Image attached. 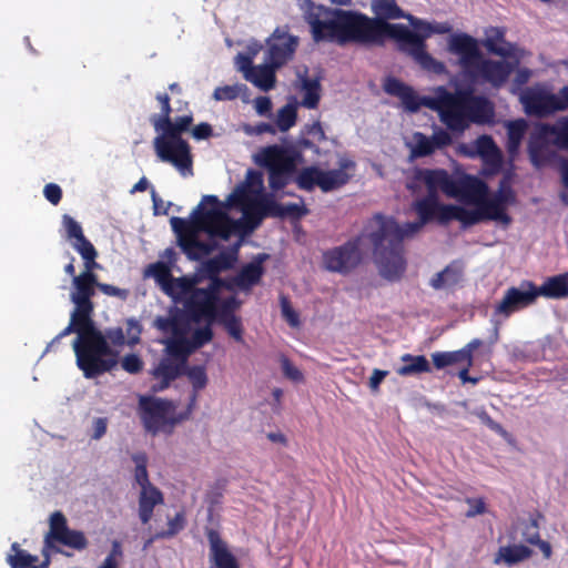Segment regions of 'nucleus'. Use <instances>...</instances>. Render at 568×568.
<instances>
[{"mask_svg": "<svg viewBox=\"0 0 568 568\" xmlns=\"http://www.w3.org/2000/svg\"><path fill=\"white\" fill-rule=\"evenodd\" d=\"M268 171V185L273 191L283 190L290 182V176L295 171L285 170H267Z\"/></svg>", "mask_w": 568, "mask_h": 568, "instance_id": "13d9d810", "label": "nucleus"}, {"mask_svg": "<svg viewBox=\"0 0 568 568\" xmlns=\"http://www.w3.org/2000/svg\"><path fill=\"white\" fill-rule=\"evenodd\" d=\"M448 51L459 57L465 78L474 84H489L498 90L515 70V64L509 61L484 58L477 40L467 33L450 36Z\"/></svg>", "mask_w": 568, "mask_h": 568, "instance_id": "423d86ee", "label": "nucleus"}, {"mask_svg": "<svg viewBox=\"0 0 568 568\" xmlns=\"http://www.w3.org/2000/svg\"><path fill=\"white\" fill-rule=\"evenodd\" d=\"M415 146L413 149V154L417 158H423L430 155L435 152V148L432 141V138L426 136L425 134L417 132L415 133Z\"/></svg>", "mask_w": 568, "mask_h": 568, "instance_id": "4d7b16f0", "label": "nucleus"}, {"mask_svg": "<svg viewBox=\"0 0 568 568\" xmlns=\"http://www.w3.org/2000/svg\"><path fill=\"white\" fill-rule=\"evenodd\" d=\"M222 287H215L209 284L206 288H194L184 301L187 314L194 320H213L217 314V304L220 302V291Z\"/></svg>", "mask_w": 568, "mask_h": 568, "instance_id": "f8f14e48", "label": "nucleus"}, {"mask_svg": "<svg viewBox=\"0 0 568 568\" xmlns=\"http://www.w3.org/2000/svg\"><path fill=\"white\" fill-rule=\"evenodd\" d=\"M548 135H545L542 133V125L540 126V132L539 134L537 135H531L529 141H528V153H529V158H530V161L535 164V165H539L541 160H542V153H544V149L546 146V141L545 139L547 138Z\"/></svg>", "mask_w": 568, "mask_h": 568, "instance_id": "09e8293b", "label": "nucleus"}, {"mask_svg": "<svg viewBox=\"0 0 568 568\" xmlns=\"http://www.w3.org/2000/svg\"><path fill=\"white\" fill-rule=\"evenodd\" d=\"M184 373L187 375L193 387V393L187 405V410L191 412L196 403L197 393L207 384V375L203 366H192L187 369L185 368Z\"/></svg>", "mask_w": 568, "mask_h": 568, "instance_id": "f704fd0d", "label": "nucleus"}, {"mask_svg": "<svg viewBox=\"0 0 568 568\" xmlns=\"http://www.w3.org/2000/svg\"><path fill=\"white\" fill-rule=\"evenodd\" d=\"M212 338L213 331L209 325H206L204 327L196 328L189 341L191 343L193 351H195L211 342Z\"/></svg>", "mask_w": 568, "mask_h": 568, "instance_id": "052dcab7", "label": "nucleus"}, {"mask_svg": "<svg viewBox=\"0 0 568 568\" xmlns=\"http://www.w3.org/2000/svg\"><path fill=\"white\" fill-rule=\"evenodd\" d=\"M527 122L524 119L509 121L507 123V150L516 153L521 144L527 130Z\"/></svg>", "mask_w": 568, "mask_h": 568, "instance_id": "c9c22d12", "label": "nucleus"}, {"mask_svg": "<svg viewBox=\"0 0 568 568\" xmlns=\"http://www.w3.org/2000/svg\"><path fill=\"white\" fill-rule=\"evenodd\" d=\"M303 100L301 104L307 109H316L321 99V83L318 79L301 77Z\"/></svg>", "mask_w": 568, "mask_h": 568, "instance_id": "72a5a7b5", "label": "nucleus"}, {"mask_svg": "<svg viewBox=\"0 0 568 568\" xmlns=\"http://www.w3.org/2000/svg\"><path fill=\"white\" fill-rule=\"evenodd\" d=\"M77 252L84 261V271L74 276L70 300L74 304V308H91L94 307L92 297L94 296V284L98 281L94 270L100 267L95 261L98 252L92 243L78 247Z\"/></svg>", "mask_w": 568, "mask_h": 568, "instance_id": "1a4fd4ad", "label": "nucleus"}, {"mask_svg": "<svg viewBox=\"0 0 568 568\" xmlns=\"http://www.w3.org/2000/svg\"><path fill=\"white\" fill-rule=\"evenodd\" d=\"M402 361L405 364L398 367L396 371L400 376H410L430 372V365L424 355L414 356L410 354H405L402 356Z\"/></svg>", "mask_w": 568, "mask_h": 568, "instance_id": "2f4dec72", "label": "nucleus"}, {"mask_svg": "<svg viewBox=\"0 0 568 568\" xmlns=\"http://www.w3.org/2000/svg\"><path fill=\"white\" fill-rule=\"evenodd\" d=\"M169 358H173L175 362L186 367L189 355L194 352L189 338L179 337L169 342L166 346Z\"/></svg>", "mask_w": 568, "mask_h": 568, "instance_id": "4c0bfd02", "label": "nucleus"}, {"mask_svg": "<svg viewBox=\"0 0 568 568\" xmlns=\"http://www.w3.org/2000/svg\"><path fill=\"white\" fill-rule=\"evenodd\" d=\"M423 103L436 111L440 122L456 133L465 132L473 123H489L495 115L493 103L486 97L475 94L471 88L450 92L440 87L434 98L423 99Z\"/></svg>", "mask_w": 568, "mask_h": 568, "instance_id": "39448f33", "label": "nucleus"}, {"mask_svg": "<svg viewBox=\"0 0 568 568\" xmlns=\"http://www.w3.org/2000/svg\"><path fill=\"white\" fill-rule=\"evenodd\" d=\"M62 223L67 232V237L73 240L72 246L77 251L78 247L91 244V242L84 236L82 226L72 216L64 214Z\"/></svg>", "mask_w": 568, "mask_h": 568, "instance_id": "ea45409f", "label": "nucleus"}, {"mask_svg": "<svg viewBox=\"0 0 568 568\" xmlns=\"http://www.w3.org/2000/svg\"><path fill=\"white\" fill-rule=\"evenodd\" d=\"M122 368L130 374H139L142 372L144 363L136 354H128L121 361Z\"/></svg>", "mask_w": 568, "mask_h": 568, "instance_id": "338daca9", "label": "nucleus"}, {"mask_svg": "<svg viewBox=\"0 0 568 568\" xmlns=\"http://www.w3.org/2000/svg\"><path fill=\"white\" fill-rule=\"evenodd\" d=\"M322 170L317 166H307L301 170L295 182L301 190L312 191L315 186H320Z\"/></svg>", "mask_w": 568, "mask_h": 568, "instance_id": "79ce46f5", "label": "nucleus"}, {"mask_svg": "<svg viewBox=\"0 0 568 568\" xmlns=\"http://www.w3.org/2000/svg\"><path fill=\"white\" fill-rule=\"evenodd\" d=\"M542 133L554 136V144L568 150V115L558 119L554 124H542Z\"/></svg>", "mask_w": 568, "mask_h": 568, "instance_id": "473e14b6", "label": "nucleus"}, {"mask_svg": "<svg viewBox=\"0 0 568 568\" xmlns=\"http://www.w3.org/2000/svg\"><path fill=\"white\" fill-rule=\"evenodd\" d=\"M537 300L536 284L531 281H523L519 286L506 290L503 298L496 304L495 315L509 317L515 312L532 305Z\"/></svg>", "mask_w": 568, "mask_h": 568, "instance_id": "ddd939ff", "label": "nucleus"}, {"mask_svg": "<svg viewBox=\"0 0 568 568\" xmlns=\"http://www.w3.org/2000/svg\"><path fill=\"white\" fill-rule=\"evenodd\" d=\"M72 548L74 550H84L88 547V539L80 530L70 529L68 520L61 511H54L49 519V531L44 536L43 547L41 554L44 558L40 568H48L52 554H62L70 556L69 552L63 551L59 546Z\"/></svg>", "mask_w": 568, "mask_h": 568, "instance_id": "6e6552de", "label": "nucleus"}, {"mask_svg": "<svg viewBox=\"0 0 568 568\" xmlns=\"http://www.w3.org/2000/svg\"><path fill=\"white\" fill-rule=\"evenodd\" d=\"M193 222L181 217L171 220L172 227L179 235L180 247L192 261L209 255L215 248L214 243L200 241L197 231H205L211 236L227 241L235 229V223L221 209L215 195H204L193 212Z\"/></svg>", "mask_w": 568, "mask_h": 568, "instance_id": "20e7f679", "label": "nucleus"}, {"mask_svg": "<svg viewBox=\"0 0 568 568\" xmlns=\"http://www.w3.org/2000/svg\"><path fill=\"white\" fill-rule=\"evenodd\" d=\"M98 288L100 292L108 296H114L118 297L121 301H125L129 295L130 291L126 288H120L111 284L101 283L99 280L97 281V284H94V290Z\"/></svg>", "mask_w": 568, "mask_h": 568, "instance_id": "69168bd1", "label": "nucleus"}, {"mask_svg": "<svg viewBox=\"0 0 568 568\" xmlns=\"http://www.w3.org/2000/svg\"><path fill=\"white\" fill-rule=\"evenodd\" d=\"M498 555L508 566H513L530 558L532 550L525 545L505 546L499 548Z\"/></svg>", "mask_w": 568, "mask_h": 568, "instance_id": "a19ab883", "label": "nucleus"}, {"mask_svg": "<svg viewBox=\"0 0 568 568\" xmlns=\"http://www.w3.org/2000/svg\"><path fill=\"white\" fill-rule=\"evenodd\" d=\"M138 414L145 432L158 435L171 434L174 426L189 418L191 412L175 416V406L172 402L154 396H140Z\"/></svg>", "mask_w": 568, "mask_h": 568, "instance_id": "0eeeda50", "label": "nucleus"}, {"mask_svg": "<svg viewBox=\"0 0 568 568\" xmlns=\"http://www.w3.org/2000/svg\"><path fill=\"white\" fill-rule=\"evenodd\" d=\"M488 192L489 187L485 181L475 175L464 174L454 180L450 197L478 205L485 200Z\"/></svg>", "mask_w": 568, "mask_h": 568, "instance_id": "a211bd4d", "label": "nucleus"}, {"mask_svg": "<svg viewBox=\"0 0 568 568\" xmlns=\"http://www.w3.org/2000/svg\"><path fill=\"white\" fill-rule=\"evenodd\" d=\"M155 99L160 103L161 113L151 115L150 121L154 126V130L160 132V130L163 128V124L169 123V119L171 118V99L168 93H158Z\"/></svg>", "mask_w": 568, "mask_h": 568, "instance_id": "c03bdc74", "label": "nucleus"}, {"mask_svg": "<svg viewBox=\"0 0 568 568\" xmlns=\"http://www.w3.org/2000/svg\"><path fill=\"white\" fill-rule=\"evenodd\" d=\"M457 221L462 223L464 229L476 225L481 221H485L484 215L481 213L480 206L476 210H467L463 206L458 209Z\"/></svg>", "mask_w": 568, "mask_h": 568, "instance_id": "5fc2aeb1", "label": "nucleus"}, {"mask_svg": "<svg viewBox=\"0 0 568 568\" xmlns=\"http://www.w3.org/2000/svg\"><path fill=\"white\" fill-rule=\"evenodd\" d=\"M383 88L387 94L400 99L403 105L409 112H416L420 105H424L423 100L419 99L413 88L396 78L388 77Z\"/></svg>", "mask_w": 568, "mask_h": 568, "instance_id": "5701e85b", "label": "nucleus"}, {"mask_svg": "<svg viewBox=\"0 0 568 568\" xmlns=\"http://www.w3.org/2000/svg\"><path fill=\"white\" fill-rule=\"evenodd\" d=\"M186 524L184 511H179L175 516L168 521V529L158 531L152 538L148 540L145 547H148L153 540L158 539H169L178 535L181 530L184 529Z\"/></svg>", "mask_w": 568, "mask_h": 568, "instance_id": "37998d69", "label": "nucleus"}, {"mask_svg": "<svg viewBox=\"0 0 568 568\" xmlns=\"http://www.w3.org/2000/svg\"><path fill=\"white\" fill-rule=\"evenodd\" d=\"M241 302L235 296L226 297L222 301L220 307H217V314L220 320L230 318V316H236L234 311L239 308Z\"/></svg>", "mask_w": 568, "mask_h": 568, "instance_id": "0e129e2a", "label": "nucleus"}, {"mask_svg": "<svg viewBox=\"0 0 568 568\" xmlns=\"http://www.w3.org/2000/svg\"><path fill=\"white\" fill-rule=\"evenodd\" d=\"M483 344L481 339L474 338L458 351L433 353V364L437 369L456 364H467L468 367H471L474 365V352L483 346Z\"/></svg>", "mask_w": 568, "mask_h": 568, "instance_id": "aec40b11", "label": "nucleus"}, {"mask_svg": "<svg viewBox=\"0 0 568 568\" xmlns=\"http://www.w3.org/2000/svg\"><path fill=\"white\" fill-rule=\"evenodd\" d=\"M185 366L175 362L173 358L163 357L153 368L152 375L161 382L160 389L169 387L171 382L184 374Z\"/></svg>", "mask_w": 568, "mask_h": 568, "instance_id": "bb28decb", "label": "nucleus"}, {"mask_svg": "<svg viewBox=\"0 0 568 568\" xmlns=\"http://www.w3.org/2000/svg\"><path fill=\"white\" fill-rule=\"evenodd\" d=\"M240 94V90L236 85H223L217 87L213 92V98L216 101H232L235 100Z\"/></svg>", "mask_w": 568, "mask_h": 568, "instance_id": "774afa93", "label": "nucleus"}, {"mask_svg": "<svg viewBox=\"0 0 568 568\" xmlns=\"http://www.w3.org/2000/svg\"><path fill=\"white\" fill-rule=\"evenodd\" d=\"M478 206H480L485 221H496L505 226L510 225L513 220L507 213V207L491 196L487 195Z\"/></svg>", "mask_w": 568, "mask_h": 568, "instance_id": "c756f323", "label": "nucleus"}, {"mask_svg": "<svg viewBox=\"0 0 568 568\" xmlns=\"http://www.w3.org/2000/svg\"><path fill=\"white\" fill-rule=\"evenodd\" d=\"M94 307L73 308L69 325L48 345L47 351L71 333H75L72 347L79 369L85 378H97L112 371L118 364L116 353L112 349L104 334L95 326L92 318Z\"/></svg>", "mask_w": 568, "mask_h": 568, "instance_id": "7ed1b4c3", "label": "nucleus"}, {"mask_svg": "<svg viewBox=\"0 0 568 568\" xmlns=\"http://www.w3.org/2000/svg\"><path fill=\"white\" fill-rule=\"evenodd\" d=\"M363 236L348 240L343 245L333 247L323 253V264L326 270L348 274L356 268L363 258L361 246Z\"/></svg>", "mask_w": 568, "mask_h": 568, "instance_id": "9b49d317", "label": "nucleus"}, {"mask_svg": "<svg viewBox=\"0 0 568 568\" xmlns=\"http://www.w3.org/2000/svg\"><path fill=\"white\" fill-rule=\"evenodd\" d=\"M202 276L193 274L191 276L171 277V282L164 287L163 292L174 300L184 298L190 295V292L200 284Z\"/></svg>", "mask_w": 568, "mask_h": 568, "instance_id": "c85d7f7f", "label": "nucleus"}, {"mask_svg": "<svg viewBox=\"0 0 568 568\" xmlns=\"http://www.w3.org/2000/svg\"><path fill=\"white\" fill-rule=\"evenodd\" d=\"M439 201L438 195L427 194L413 203L417 221L399 225L394 219L377 215L379 226L367 237L373 245V256L379 274L388 281H398L406 271L404 258L405 237L418 233L426 224L436 220Z\"/></svg>", "mask_w": 568, "mask_h": 568, "instance_id": "f03ea898", "label": "nucleus"}, {"mask_svg": "<svg viewBox=\"0 0 568 568\" xmlns=\"http://www.w3.org/2000/svg\"><path fill=\"white\" fill-rule=\"evenodd\" d=\"M266 60L282 68L294 58L298 47V37L288 32V27L276 28L266 40Z\"/></svg>", "mask_w": 568, "mask_h": 568, "instance_id": "4468645a", "label": "nucleus"}, {"mask_svg": "<svg viewBox=\"0 0 568 568\" xmlns=\"http://www.w3.org/2000/svg\"><path fill=\"white\" fill-rule=\"evenodd\" d=\"M164 497L162 491L155 487H146L141 489L139 496V518L142 524H148L152 516L155 506L163 504Z\"/></svg>", "mask_w": 568, "mask_h": 568, "instance_id": "a878e982", "label": "nucleus"}, {"mask_svg": "<svg viewBox=\"0 0 568 568\" xmlns=\"http://www.w3.org/2000/svg\"><path fill=\"white\" fill-rule=\"evenodd\" d=\"M537 298L545 296L548 298L568 297V272L548 277L541 286L536 285Z\"/></svg>", "mask_w": 568, "mask_h": 568, "instance_id": "cd10ccee", "label": "nucleus"}, {"mask_svg": "<svg viewBox=\"0 0 568 568\" xmlns=\"http://www.w3.org/2000/svg\"><path fill=\"white\" fill-rule=\"evenodd\" d=\"M159 159L175 166L182 175L193 174L191 146L182 136L170 138L162 132L153 141Z\"/></svg>", "mask_w": 568, "mask_h": 568, "instance_id": "9d476101", "label": "nucleus"}, {"mask_svg": "<svg viewBox=\"0 0 568 568\" xmlns=\"http://www.w3.org/2000/svg\"><path fill=\"white\" fill-rule=\"evenodd\" d=\"M298 156L295 150L274 144L262 149L256 162L267 170L295 171Z\"/></svg>", "mask_w": 568, "mask_h": 568, "instance_id": "f3484780", "label": "nucleus"}, {"mask_svg": "<svg viewBox=\"0 0 568 568\" xmlns=\"http://www.w3.org/2000/svg\"><path fill=\"white\" fill-rule=\"evenodd\" d=\"M226 332L237 342L243 341V327L240 317L230 316V318L220 320Z\"/></svg>", "mask_w": 568, "mask_h": 568, "instance_id": "e2e57ef3", "label": "nucleus"}, {"mask_svg": "<svg viewBox=\"0 0 568 568\" xmlns=\"http://www.w3.org/2000/svg\"><path fill=\"white\" fill-rule=\"evenodd\" d=\"M476 144H477V151L483 158H485V159L495 158L498 161L500 160L499 150L491 136L481 135L477 139Z\"/></svg>", "mask_w": 568, "mask_h": 568, "instance_id": "864d4df0", "label": "nucleus"}, {"mask_svg": "<svg viewBox=\"0 0 568 568\" xmlns=\"http://www.w3.org/2000/svg\"><path fill=\"white\" fill-rule=\"evenodd\" d=\"M268 257L267 254H258L252 262L245 264L240 272L229 282L232 288L236 286L242 291H248L257 285L264 275L263 263Z\"/></svg>", "mask_w": 568, "mask_h": 568, "instance_id": "4be33fe9", "label": "nucleus"}, {"mask_svg": "<svg viewBox=\"0 0 568 568\" xmlns=\"http://www.w3.org/2000/svg\"><path fill=\"white\" fill-rule=\"evenodd\" d=\"M251 193L252 191L247 185H240L229 196V202L241 207L247 229L254 231L265 217L257 199H253Z\"/></svg>", "mask_w": 568, "mask_h": 568, "instance_id": "dca6fc26", "label": "nucleus"}, {"mask_svg": "<svg viewBox=\"0 0 568 568\" xmlns=\"http://www.w3.org/2000/svg\"><path fill=\"white\" fill-rule=\"evenodd\" d=\"M192 123H193L192 114H184L181 116H176L174 121H172V119L170 118L169 123H164L163 128L160 130V132L169 134L170 138L182 136V134L184 132L189 131Z\"/></svg>", "mask_w": 568, "mask_h": 568, "instance_id": "a18cd8bd", "label": "nucleus"}, {"mask_svg": "<svg viewBox=\"0 0 568 568\" xmlns=\"http://www.w3.org/2000/svg\"><path fill=\"white\" fill-rule=\"evenodd\" d=\"M273 62L267 61L263 64L255 65L252 72L246 73V80L263 91H270L276 83V70Z\"/></svg>", "mask_w": 568, "mask_h": 568, "instance_id": "393cba45", "label": "nucleus"}, {"mask_svg": "<svg viewBox=\"0 0 568 568\" xmlns=\"http://www.w3.org/2000/svg\"><path fill=\"white\" fill-rule=\"evenodd\" d=\"M373 10L377 16L375 19H381L385 22H387L386 19H408L410 16L405 14L395 0H373Z\"/></svg>", "mask_w": 568, "mask_h": 568, "instance_id": "e433bc0d", "label": "nucleus"}, {"mask_svg": "<svg viewBox=\"0 0 568 568\" xmlns=\"http://www.w3.org/2000/svg\"><path fill=\"white\" fill-rule=\"evenodd\" d=\"M348 164L345 163L341 169L323 171L320 180V189L323 192H331L344 186L349 181V174L344 171Z\"/></svg>", "mask_w": 568, "mask_h": 568, "instance_id": "7c9ffc66", "label": "nucleus"}, {"mask_svg": "<svg viewBox=\"0 0 568 568\" xmlns=\"http://www.w3.org/2000/svg\"><path fill=\"white\" fill-rule=\"evenodd\" d=\"M240 244H235L227 251H222L214 257L203 262L200 275L210 280L215 287L232 290V285L219 276L222 271L231 270L237 261Z\"/></svg>", "mask_w": 568, "mask_h": 568, "instance_id": "2eb2a0df", "label": "nucleus"}, {"mask_svg": "<svg viewBox=\"0 0 568 568\" xmlns=\"http://www.w3.org/2000/svg\"><path fill=\"white\" fill-rule=\"evenodd\" d=\"M418 176L427 186V194L437 195V191L440 190L450 197L455 179L446 170H422Z\"/></svg>", "mask_w": 568, "mask_h": 568, "instance_id": "b1692460", "label": "nucleus"}, {"mask_svg": "<svg viewBox=\"0 0 568 568\" xmlns=\"http://www.w3.org/2000/svg\"><path fill=\"white\" fill-rule=\"evenodd\" d=\"M145 276H151L155 280L158 285L163 291L165 286L171 282V268L164 262H155L150 264L145 270Z\"/></svg>", "mask_w": 568, "mask_h": 568, "instance_id": "49530a36", "label": "nucleus"}, {"mask_svg": "<svg viewBox=\"0 0 568 568\" xmlns=\"http://www.w3.org/2000/svg\"><path fill=\"white\" fill-rule=\"evenodd\" d=\"M303 18L315 43L384 45L387 39H393L425 70L442 73L445 69L443 62L426 51L423 39L405 24L385 22L354 10L325 7L312 0H305Z\"/></svg>", "mask_w": 568, "mask_h": 568, "instance_id": "f257e3e1", "label": "nucleus"}, {"mask_svg": "<svg viewBox=\"0 0 568 568\" xmlns=\"http://www.w3.org/2000/svg\"><path fill=\"white\" fill-rule=\"evenodd\" d=\"M132 460L135 464L134 478L141 489L152 487L148 474V456L145 453H135L132 455Z\"/></svg>", "mask_w": 568, "mask_h": 568, "instance_id": "de8ad7c7", "label": "nucleus"}, {"mask_svg": "<svg viewBox=\"0 0 568 568\" xmlns=\"http://www.w3.org/2000/svg\"><path fill=\"white\" fill-rule=\"evenodd\" d=\"M306 134L312 136V140L302 138L298 141V145L302 149H311L314 146V142L322 143L326 140L325 132L322 128V124L320 121L314 122L311 125L306 126Z\"/></svg>", "mask_w": 568, "mask_h": 568, "instance_id": "3c124183", "label": "nucleus"}, {"mask_svg": "<svg viewBox=\"0 0 568 568\" xmlns=\"http://www.w3.org/2000/svg\"><path fill=\"white\" fill-rule=\"evenodd\" d=\"M206 537L210 545L211 566L209 568H241L217 530L207 529Z\"/></svg>", "mask_w": 568, "mask_h": 568, "instance_id": "412c9836", "label": "nucleus"}, {"mask_svg": "<svg viewBox=\"0 0 568 568\" xmlns=\"http://www.w3.org/2000/svg\"><path fill=\"white\" fill-rule=\"evenodd\" d=\"M458 209L459 205L439 203L436 221L443 225L447 224L449 221L453 220L457 221Z\"/></svg>", "mask_w": 568, "mask_h": 568, "instance_id": "680f3d73", "label": "nucleus"}, {"mask_svg": "<svg viewBox=\"0 0 568 568\" xmlns=\"http://www.w3.org/2000/svg\"><path fill=\"white\" fill-rule=\"evenodd\" d=\"M258 204L263 211L264 217H280L283 219V209L282 204L276 202L271 195L262 194L256 197Z\"/></svg>", "mask_w": 568, "mask_h": 568, "instance_id": "603ef678", "label": "nucleus"}, {"mask_svg": "<svg viewBox=\"0 0 568 568\" xmlns=\"http://www.w3.org/2000/svg\"><path fill=\"white\" fill-rule=\"evenodd\" d=\"M297 119L296 106L286 104L282 106L276 116V125L281 132H285L295 125Z\"/></svg>", "mask_w": 568, "mask_h": 568, "instance_id": "8fccbe9b", "label": "nucleus"}, {"mask_svg": "<svg viewBox=\"0 0 568 568\" xmlns=\"http://www.w3.org/2000/svg\"><path fill=\"white\" fill-rule=\"evenodd\" d=\"M281 312L283 318L287 322L291 327H298L301 324L298 313L292 307V304L287 296L281 295L280 297Z\"/></svg>", "mask_w": 568, "mask_h": 568, "instance_id": "bf43d9fd", "label": "nucleus"}, {"mask_svg": "<svg viewBox=\"0 0 568 568\" xmlns=\"http://www.w3.org/2000/svg\"><path fill=\"white\" fill-rule=\"evenodd\" d=\"M526 113L537 116H546L556 111L565 110L561 95L544 91H528L521 97Z\"/></svg>", "mask_w": 568, "mask_h": 568, "instance_id": "6ab92c4d", "label": "nucleus"}, {"mask_svg": "<svg viewBox=\"0 0 568 568\" xmlns=\"http://www.w3.org/2000/svg\"><path fill=\"white\" fill-rule=\"evenodd\" d=\"M506 207L516 203V194L507 180H503L499 183L498 190L491 196Z\"/></svg>", "mask_w": 568, "mask_h": 568, "instance_id": "6e6d98bb", "label": "nucleus"}, {"mask_svg": "<svg viewBox=\"0 0 568 568\" xmlns=\"http://www.w3.org/2000/svg\"><path fill=\"white\" fill-rule=\"evenodd\" d=\"M11 551L7 556V562L11 568H38L34 564L38 557L21 549L18 542L11 545Z\"/></svg>", "mask_w": 568, "mask_h": 568, "instance_id": "58836bf2", "label": "nucleus"}]
</instances>
